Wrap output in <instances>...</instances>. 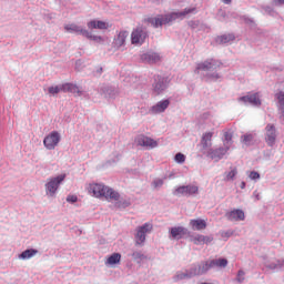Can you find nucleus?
<instances>
[{
  "label": "nucleus",
  "mask_w": 284,
  "mask_h": 284,
  "mask_svg": "<svg viewBox=\"0 0 284 284\" xmlns=\"http://www.w3.org/2000/svg\"><path fill=\"white\" fill-rule=\"evenodd\" d=\"M220 68L221 62L215 59H207L196 63L194 72L205 81H219L221 79V73H219Z\"/></svg>",
  "instance_id": "nucleus-1"
},
{
  "label": "nucleus",
  "mask_w": 284,
  "mask_h": 284,
  "mask_svg": "<svg viewBox=\"0 0 284 284\" xmlns=\"http://www.w3.org/2000/svg\"><path fill=\"white\" fill-rule=\"evenodd\" d=\"M196 7L186 8L183 11H175L168 14H161L154 18H149L146 21L153 28H161L162 26H168V23H172L176 21V19H185V17L190 14H196Z\"/></svg>",
  "instance_id": "nucleus-2"
},
{
  "label": "nucleus",
  "mask_w": 284,
  "mask_h": 284,
  "mask_svg": "<svg viewBox=\"0 0 284 284\" xmlns=\"http://www.w3.org/2000/svg\"><path fill=\"white\" fill-rule=\"evenodd\" d=\"M89 194L94 196L95 199H105L106 201H119L121 199V194L114 191V189L110 186H105L103 183H91L87 187Z\"/></svg>",
  "instance_id": "nucleus-3"
},
{
  "label": "nucleus",
  "mask_w": 284,
  "mask_h": 284,
  "mask_svg": "<svg viewBox=\"0 0 284 284\" xmlns=\"http://www.w3.org/2000/svg\"><path fill=\"white\" fill-rule=\"evenodd\" d=\"M59 92H71V94H77V97H83V90L73 83L59 84L55 87H49L48 89L50 97H57Z\"/></svg>",
  "instance_id": "nucleus-4"
},
{
  "label": "nucleus",
  "mask_w": 284,
  "mask_h": 284,
  "mask_svg": "<svg viewBox=\"0 0 284 284\" xmlns=\"http://www.w3.org/2000/svg\"><path fill=\"white\" fill-rule=\"evenodd\" d=\"M63 181H65V174H60L58 176L49 178L47 180V183L44 184L47 196H49L50 199H54Z\"/></svg>",
  "instance_id": "nucleus-5"
},
{
  "label": "nucleus",
  "mask_w": 284,
  "mask_h": 284,
  "mask_svg": "<svg viewBox=\"0 0 284 284\" xmlns=\"http://www.w3.org/2000/svg\"><path fill=\"white\" fill-rule=\"evenodd\" d=\"M152 230H154V226L152 225V223H149V222L138 226L134 233L135 245H139V247H143V245H145V240L148 239V234H152Z\"/></svg>",
  "instance_id": "nucleus-6"
},
{
  "label": "nucleus",
  "mask_w": 284,
  "mask_h": 284,
  "mask_svg": "<svg viewBox=\"0 0 284 284\" xmlns=\"http://www.w3.org/2000/svg\"><path fill=\"white\" fill-rule=\"evenodd\" d=\"M276 139H278V131L276 125L268 123L264 129V141L268 148L276 145Z\"/></svg>",
  "instance_id": "nucleus-7"
},
{
  "label": "nucleus",
  "mask_w": 284,
  "mask_h": 284,
  "mask_svg": "<svg viewBox=\"0 0 284 284\" xmlns=\"http://www.w3.org/2000/svg\"><path fill=\"white\" fill-rule=\"evenodd\" d=\"M195 194H199V185L196 184L178 186L173 191L174 196H195Z\"/></svg>",
  "instance_id": "nucleus-8"
},
{
  "label": "nucleus",
  "mask_w": 284,
  "mask_h": 284,
  "mask_svg": "<svg viewBox=\"0 0 284 284\" xmlns=\"http://www.w3.org/2000/svg\"><path fill=\"white\" fill-rule=\"evenodd\" d=\"M170 85V80L165 77L154 75L152 88L155 94H163L168 87Z\"/></svg>",
  "instance_id": "nucleus-9"
},
{
  "label": "nucleus",
  "mask_w": 284,
  "mask_h": 284,
  "mask_svg": "<svg viewBox=\"0 0 284 284\" xmlns=\"http://www.w3.org/2000/svg\"><path fill=\"white\" fill-rule=\"evenodd\" d=\"M237 102L241 105H253V108H261V95L258 93H251L247 95L240 97Z\"/></svg>",
  "instance_id": "nucleus-10"
},
{
  "label": "nucleus",
  "mask_w": 284,
  "mask_h": 284,
  "mask_svg": "<svg viewBox=\"0 0 284 284\" xmlns=\"http://www.w3.org/2000/svg\"><path fill=\"white\" fill-rule=\"evenodd\" d=\"M59 143H61V133L58 131H52L43 140V145L47 150H54Z\"/></svg>",
  "instance_id": "nucleus-11"
},
{
  "label": "nucleus",
  "mask_w": 284,
  "mask_h": 284,
  "mask_svg": "<svg viewBox=\"0 0 284 284\" xmlns=\"http://www.w3.org/2000/svg\"><path fill=\"white\" fill-rule=\"evenodd\" d=\"M148 39V31L143 28H136L131 33V43L132 45H143Z\"/></svg>",
  "instance_id": "nucleus-12"
},
{
  "label": "nucleus",
  "mask_w": 284,
  "mask_h": 284,
  "mask_svg": "<svg viewBox=\"0 0 284 284\" xmlns=\"http://www.w3.org/2000/svg\"><path fill=\"white\" fill-rule=\"evenodd\" d=\"M207 272H210V266L207 264V261L193 264L189 270V273L191 274V278H194V276H203V274H207Z\"/></svg>",
  "instance_id": "nucleus-13"
},
{
  "label": "nucleus",
  "mask_w": 284,
  "mask_h": 284,
  "mask_svg": "<svg viewBox=\"0 0 284 284\" xmlns=\"http://www.w3.org/2000/svg\"><path fill=\"white\" fill-rule=\"evenodd\" d=\"M135 143L141 148H145L146 150H154V148H159V142H156L152 138H148L145 135H139L135 139Z\"/></svg>",
  "instance_id": "nucleus-14"
},
{
  "label": "nucleus",
  "mask_w": 284,
  "mask_h": 284,
  "mask_svg": "<svg viewBox=\"0 0 284 284\" xmlns=\"http://www.w3.org/2000/svg\"><path fill=\"white\" fill-rule=\"evenodd\" d=\"M227 152H230V150L225 146L210 149L206 153V156H209V159H212V161H215V163H219V161H221V159H223V156H225Z\"/></svg>",
  "instance_id": "nucleus-15"
},
{
  "label": "nucleus",
  "mask_w": 284,
  "mask_h": 284,
  "mask_svg": "<svg viewBox=\"0 0 284 284\" xmlns=\"http://www.w3.org/2000/svg\"><path fill=\"white\" fill-rule=\"evenodd\" d=\"M187 234V229L183 226H173L169 230V239L171 241H181Z\"/></svg>",
  "instance_id": "nucleus-16"
},
{
  "label": "nucleus",
  "mask_w": 284,
  "mask_h": 284,
  "mask_svg": "<svg viewBox=\"0 0 284 284\" xmlns=\"http://www.w3.org/2000/svg\"><path fill=\"white\" fill-rule=\"evenodd\" d=\"M140 59L142 63H159L161 61V54L154 52V51H148L145 53H142L140 55Z\"/></svg>",
  "instance_id": "nucleus-17"
},
{
  "label": "nucleus",
  "mask_w": 284,
  "mask_h": 284,
  "mask_svg": "<svg viewBox=\"0 0 284 284\" xmlns=\"http://www.w3.org/2000/svg\"><path fill=\"white\" fill-rule=\"evenodd\" d=\"M191 243H194V245H209V243H212L214 241V237L212 235L205 236L202 234H194L190 236Z\"/></svg>",
  "instance_id": "nucleus-18"
},
{
  "label": "nucleus",
  "mask_w": 284,
  "mask_h": 284,
  "mask_svg": "<svg viewBox=\"0 0 284 284\" xmlns=\"http://www.w3.org/2000/svg\"><path fill=\"white\" fill-rule=\"evenodd\" d=\"M129 36L130 33L125 30L118 32V34L113 39V48H115L116 50L123 48Z\"/></svg>",
  "instance_id": "nucleus-19"
},
{
  "label": "nucleus",
  "mask_w": 284,
  "mask_h": 284,
  "mask_svg": "<svg viewBox=\"0 0 284 284\" xmlns=\"http://www.w3.org/2000/svg\"><path fill=\"white\" fill-rule=\"evenodd\" d=\"M87 28L89 30H109V28H112V24L101 20H91L87 23Z\"/></svg>",
  "instance_id": "nucleus-20"
},
{
  "label": "nucleus",
  "mask_w": 284,
  "mask_h": 284,
  "mask_svg": "<svg viewBox=\"0 0 284 284\" xmlns=\"http://www.w3.org/2000/svg\"><path fill=\"white\" fill-rule=\"evenodd\" d=\"M170 108V100H162L149 109V114H161Z\"/></svg>",
  "instance_id": "nucleus-21"
},
{
  "label": "nucleus",
  "mask_w": 284,
  "mask_h": 284,
  "mask_svg": "<svg viewBox=\"0 0 284 284\" xmlns=\"http://www.w3.org/2000/svg\"><path fill=\"white\" fill-rule=\"evenodd\" d=\"M64 30L70 34H81L82 37H85V34H88V29H83V27L74 23L65 24Z\"/></svg>",
  "instance_id": "nucleus-22"
},
{
  "label": "nucleus",
  "mask_w": 284,
  "mask_h": 284,
  "mask_svg": "<svg viewBox=\"0 0 284 284\" xmlns=\"http://www.w3.org/2000/svg\"><path fill=\"white\" fill-rule=\"evenodd\" d=\"M227 221H245V212L241 209H234L225 214Z\"/></svg>",
  "instance_id": "nucleus-23"
},
{
  "label": "nucleus",
  "mask_w": 284,
  "mask_h": 284,
  "mask_svg": "<svg viewBox=\"0 0 284 284\" xmlns=\"http://www.w3.org/2000/svg\"><path fill=\"white\" fill-rule=\"evenodd\" d=\"M100 94H103L104 99H116L119 90L109 85H102L100 88Z\"/></svg>",
  "instance_id": "nucleus-24"
},
{
  "label": "nucleus",
  "mask_w": 284,
  "mask_h": 284,
  "mask_svg": "<svg viewBox=\"0 0 284 284\" xmlns=\"http://www.w3.org/2000/svg\"><path fill=\"white\" fill-rule=\"evenodd\" d=\"M199 123H205L206 125H216V116L210 112H204L199 115Z\"/></svg>",
  "instance_id": "nucleus-25"
},
{
  "label": "nucleus",
  "mask_w": 284,
  "mask_h": 284,
  "mask_svg": "<svg viewBox=\"0 0 284 284\" xmlns=\"http://www.w3.org/2000/svg\"><path fill=\"white\" fill-rule=\"evenodd\" d=\"M264 267L266 271L270 270H284V258L283 260H275V261H265Z\"/></svg>",
  "instance_id": "nucleus-26"
},
{
  "label": "nucleus",
  "mask_w": 284,
  "mask_h": 284,
  "mask_svg": "<svg viewBox=\"0 0 284 284\" xmlns=\"http://www.w3.org/2000/svg\"><path fill=\"white\" fill-rule=\"evenodd\" d=\"M39 254V250L37 248H27L22 253L18 255L19 261H30V258H34Z\"/></svg>",
  "instance_id": "nucleus-27"
},
{
  "label": "nucleus",
  "mask_w": 284,
  "mask_h": 284,
  "mask_svg": "<svg viewBox=\"0 0 284 284\" xmlns=\"http://www.w3.org/2000/svg\"><path fill=\"white\" fill-rule=\"evenodd\" d=\"M190 278H192V275L189 270L178 271L173 276L174 283H180V281H187Z\"/></svg>",
  "instance_id": "nucleus-28"
},
{
  "label": "nucleus",
  "mask_w": 284,
  "mask_h": 284,
  "mask_svg": "<svg viewBox=\"0 0 284 284\" xmlns=\"http://www.w3.org/2000/svg\"><path fill=\"white\" fill-rule=\"evenodd\" d=\"M190 226L192 227V230L201 232V230H205V227H207V222H205V220H201V219L191 220Z\"/></svg>",
  "instance_id": "nucleus-29"
},
{
  "label": "nucleus",
  "mask_w": 284,
  "mask_h": 284,
  "mask_svg": "<svg viewBox=\"0 0 284 284\" xmlns=\"http://www.w3.org/2000/svg\"><path fill=\"white\" fill-rule=\"evenodd\" d=\"M206 263L209 265V270H212L214 267H227L226 258L211 260V261H206Z\"/></svg>",
  "instance_id": "nucleus-30"
},
{
  "label": "nucleus",
  "mask_w": 284,
  "mask_h": 284,
  "mask_svg": "<svg viewBox=\"0 0 284 284\" xmlns=\"http://www.w3.org/2000/svg\"><path fill=\"white\" fill-rule=\"evenodd\" d=\"M131 256L138 265H141L143 261H148V255H145L143 251L135 250L132 252Z\"/></svg>",
  "instance_id": "nucleus-31"
},
{
  "label": "nucleus",
  "mask_w": 284,
  "mask_h": 284,
  "mask_svg": "<svg viewBox=\"0 0 284 284\" xmlns=\"http://www.w3.org/2000/svg\"><path fill=\"white\" fill-rule=\"evenodd\" d=\"M212 136H214L213 132H206L203 134L201 143L204 150H207V148H212Z\"/></svg>",
  "instance_id": "nucleus-32"
},
{
  "label": "nucleus",
  "mask_w": 284,
  "mask_h": 284,
  "mask_svg": "<svg viewBox=\"0 0 284 284\" xmlns=\"http://www.w3.org/2000/svg\"><path fill=\"white\" fill-rule=\"evenodd\" d=\"M119 263H121V255H120V253H113V254H111V255L106 258V261H105V265H110V266L116 265V264H119Z\"/></svg>",
  "instance_id": "nucleus-33"
},
{
  "label": "nucleus",
  "mask_w": 284,
  "mask_h": 284,
  "mask_svg": "<svg viewBox=\"0 0 284 284\" xmlns=\"http://www.w3.org/2000/svg\"><path fill=\"white\" fill-rule=\"evenodd\" d=\"M276 99L278 101V111L281 116H283L284 119V92L280 91L278 93H276Z\"/></svg>",
  "instance_id": "nucleus-34"
},
{
  "label": "nucleus",
  "mask_w": 284,
  "mask_h": 284,
  "mask_svg": "<svg viewBox=\"0 0 284 284\" xmlns=\"http://www.w3.org/2000/svg\"><path fill=\"white\" fill-rule=\"evenodd\" d=\"M241 142L243 145L250 146L254 143V134L252 133H246L241 136Z\"/></svg>",
  "instance_id": "nucleus-35"
},
{
  "label": "nucleus",
  "mask_w": 284,
  "mask_h": 284,
  "mask_svg": "<svg viewBox=\"0 0 284 284\" xmlns=\"http://www.w3.org/2000/svg\"><path fill=\"white\" fill-rule=\"evenodd\" d=\"M217 43H230V41H234V34L229 33V34H223L216 38Z\"/></svg>",
  "instance_id": "nucleus-36"
},
{
  "label": "nucleus",
  "mask_w": 284,
  "mask_h": 284,
  "mask_svg": "<svg viewBox=\"0 0 284 284\" xmlns=\"http://www.w3.org/2000/svg\"><path fill=\"white\" fill-rule=\"evenodd\" d=\"M236 174H239V170L236 168H231V171L224 173V181H234Z\"/></svg>",
  "instance_id": "nucleus-37"
},
{
  "label": "nucleus",
  "mask_w": 284,
  "mask_h": 284,
  "mask_svg": "<svg viewBox=\"0 0 284 284\" xmlns=\"http://www.w3.org/2000/svg\"><path fill=\"white\" fill-rule=\"evenodd\" d=\"M232 132L226 131L224 132V139H223V143H224V148H227V150H230V148H232Z\"/></svg>",
  "instance_id": "nucleus-38"
},
{
  "label": "nucleus",
  "mask_w": 284,
  "mask_h": 284,
  "mask_svg": "<svg viewBox=\"0 0 284 284\" xmlns=\"http://www.w3.org/2000/svg\"><path fill=\"white\" fill-rule=\"evenodd\" d=\"M87 39L90 41H95V43H103V37L101 36H93L92 32L88 31V34H84Z\"/></svg>",
  "instance_id": "nucleus-39"
},
{
  "label": "nucleus",
  "mask_w": 284,
  "mask_h": 284,
  "mask_svg": "<svg viewBox=\"0 0 284 284\" xmlns=\"http://www.w3.org/2000/svg\"><path fill=\"white\" fill-rule=\"evenodd\" d=\"M163 183H164L163 179L158 178L153 180L151 185L154 190H160V187H163Z\"/></svg>",
  "instance_id": "nucleus-40"
},
{
  "label": "nucleus",
  "mask_w": 284,
  "mask_h": 284,
  "mask_svg": "<svg viewBox=\"0 0 284 284\" xmlns=\"http://www.w3.org/2000/svg\"><path fill=\"white\" fill-rule=\"evenodd\" d=\"M236 283H243L245 281V271L240 270L235 277Z\"/></svg>",
  "instance_id": "nucleus-41"
},
{
  "label": "nucleus",
  "mask_w": 284,
  "mask_h": 284,
  "mask_svg": "<svg viewBox=\"0 0 284 284\" xmlns=\"http://www.w3.org/2000/svg\"><path fill=\"white\" fill-rule=\"evenodd\" d=\"M248 179H251V181H258L261 179V174L256 171H251L248 173Z\"/></svg>",
  "instance_id": "nucleus-42"
},
{
  "label": "nucleus",
  "mask_w": 284,
  "mask_h": 284,
  "mask_svg": "<svg viewBox=\"0 0 284 284\" xmlns=\"http://www.w3.org/2000/svg\"><path fill=\"white\" fill-rule=\"evenodd\" d=\"M175 163H185V154L178 153L174 158Z\"/></svg>",
  "instance_id": "nucleus-43"
},
{
  "label": "nucleus",
  "mask_w": 284,
  "mask_h": 284,
  "mask_svg": "<svg viewBox=\"0 0 284 284\" xmlns=\"http://www.w3.org/2000/svg\"><path fill=\"white\" fill-rule=\"evenodd\" d=\"M233 234H234V231L229 230V231H223L221 233V236H222V239H230V236H232Z\"/></svg>",
  "instance_id": "nucleus-44"
},
{
  "label": "nucleus",
  "mask_w": 284,
  "mask_h": 284,
  "mask_svg": "<svg viewBox=\"0 0 284 284\" xmlns=\"http://www.w3.org/2000/svg\"><path fill=\"white\" fill-rule=\"evenodd\" d=\"M77 201H79V197H77V195H68L67 196L68 203H77Z\"/></svg>",
  "instance_id": "nucleus-45"
},
{
  "label": "nucleus",
  "mask_w": 284,
  "mask_h": 284,
  "mask_svg": "<svg viewBox=\"0 0 284 284\" xmlns=\"http://www.w3.org/2000/svg\"><path fill=\"white\" fill-rule=\"evenodd\" d=\"M225 16H226L225 11L220 10L217 13L219 21H225Z\"/></svg>",
  "instance_id": "nucleus-46"
},
{
  "label": "nucleus",
  "mask_w": 284,
  "mask_h": 284,
  "mask_svg": "<svg viewBox=\"0 0 284 284\" xmlns=\"http://www.w3.org/2000/svg\"><path fill=\"white\" fill-rule=\"evenodd\" d=\"M273 6L281 8L284 6V0H272Z\"/></svg>",
  "instance_id": "nucleus-47"
},
{
  "label": "nucleus",
  "mask_w": 284,
  "mask_h": 284,
  "mask_svg": "<svg viewBox=\"0 0 284 284\" xmlns=\"http://www.w3.org/2000/svg\"><path fill=\"white\" fill-rule=\"evenodd\" d=\"M253 196L255 197V201H261V193L258 191H254Z\"/></svg>",
  "instance_id": "nucleus-48"
},
{
  "label": "nucleus",
  "mask_w": 284,
  "mask_h": 284,
  "mask_svg": "<svg viewBox=\"0 0 284 284\" xmlns=\"http://www.w3.org/2000/svg\"><path fill=\"white\" fill-rule=\"evenodd\" d=\"M264 12H266L267 14H273L274 13V9H272L271 7H265L264 8Z\"/></svg>",
  "instance_id": "nucleus-49"
},
{
  "label": "nucleus",
  "mask_w": 284,
  "mask_h": 284,
  "mask_svg": "<svg viewBox=\"0 0 284 284\" xmlns=\"http://www.w3.org/2000/svg\"><path fill=\"white\" fill-rule=\"evenodd\" d=\"M121 207H130V201H124L122 203V205H120Z\"/></svg>",
  "instance_id": "nucleus-50"
},
{
  "label": "nucleus",
  "mask_w": 284,
  "mask_h": 284,
  "mask_svg": "<svg viewBox=\"0 0 284 284\" xmlns=\"http://www.w3.org/2000/svg\"><path fill=\"white\" fill-rule=\"evenodd\" d=\"M223 3H225L226 6H230V3H232V0H222Z\"/></svg>",
  "instance_id": "nucleus-51"
},
{
  "label": "nucleus",
  "mask_w": 284,
  "mask_h": 284,
  "mask_svg": "<svg viewBox=\"0 0 284 284\" xmlns=\"http://www.w3.org/2000/svg\"><path fill=\"white\" fill-rule=\"evenodd\" d=\"M245 186H246L245 182H241V185H240L241 190H245Z\"/></svg>",
  "instance_id": "nucleus-52"
},
{
  "label": "nucleus",
  "mask_w": 284,
  "mask_h": 284,
  "mask_svg": "<svg viewBox=\"0 0 284 284\" xmlns=\"http://www.w3.org/2000/svg\"><path fill=\"white\" fill-rule=\"evenodd\" d=\"M151 3H159L161 0H149Z\"/></svg>",
  "instance_id": "nucleus-53"
}]
</instances>
